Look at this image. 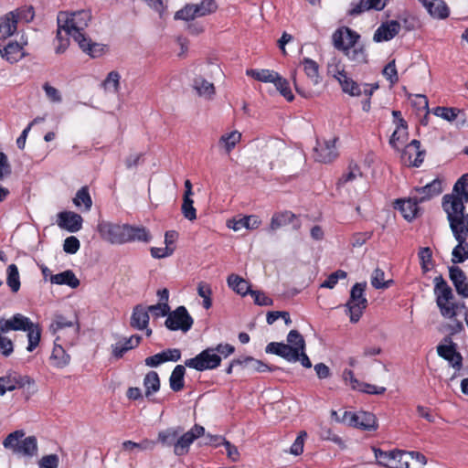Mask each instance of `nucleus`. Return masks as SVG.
<instances>
[{"instance_id":"f257e3e1","label":"nucleus","mask_w":468,"mask_h":468,"mask_svg":"<svg viewBox=\"0 0 468 468\" xmlns=\"http://www.w3.org/2000/svg\"><path fill=\"white\" fill-rule=\"evenodd\" d=\"M434 288L433 292L436 296V304L440 310L441 314L445 318H454L457 315L458 309H464L465 312L468 308L464 303H454V294L451 286L447 283L441 274L435 277L433 280ZM466 313H464L465 314Z\"/></svg>"},{"instance_id":"f03ea898","label":"nucleus","mask_w":468,"mask_h":468,"mask_svg":"<svg viewBox=\"0 0 468 468\" xmlns=\"http://www.w3.org/2000/svg\"><path fill=\"white\" fill-rule=\"evenodd\" d=\"M90 19V12L84 9L71 14L59 12L58 15V26L62 27L67 36H69L76 40L79 38V34L87 35L85 33V28L88 27Z\"/></svg>"},{"instance_id":"7ed1b4c3","label":"nucleus","mask_w":468,"mask_h":468,"mask_svg":"<svg viewBox=\"0 0 468 468\" xmlns=\"http://www.w3.org/2000/svg\"><path fill=\"white\" fill-rule=\"evenodd\" d=\"M367 287V282H356L355 283L350 291V297L346 306L349 312L350 322L353 324L357 323L363 312L367 307V300L364 296V292Z\"/></svg>"},{"instance_id":"20e7f679","label":"nucleus","mask_w":468,"mask_h":468,"mask_svg":"<svg viewBox=\"0 0 468 468\" xmlns=\"http://www.w3.org/2000/svg\"><path fill=\"white\" fill-rule=\"evenodd\" d=\"M220 364L221 356L217 354L213 346L202 350L196 356L185 361L186 367L199 372L216 369Z\"/></svg>"},{"instance_id":"39448f33","label":"nucleus","mask_w":468,"mask_h":468,"mask_svg":"<svg viewBox=\"0 0 468 468\" xmlns=\"http://www.w3.org/2000/svg\"><path fill=\"white\" fill-rule=\"evenodd\" d=\"M343 423L366 431H376L378 429L376 415L369 411L358 412L345 411L342 417Z\"/></svg>"},{"instance_id":"423d86ee","label":"nucleus","mask_w":468,"mask_h":468,"mask_svg":"<svg viewBox=\"0 0 468 468\" xmlns=\"http://www.w3.org/2000/svg\"><path fill=\"white\" fill-rule=\"evenodd\" d=\"M306 346L305 340L303 336L300 334L299 331L293 329L289 332L287 335V344L283 342H271L265 347V352L267 354L276 355L284 358V356H288V353L291 351L288 350L289 347L292 349H301Z\"/></svg>"},{"instance_id":"0eeeda50","label":"nucleus","mask_w":468,"mask_h":468,"mask_svg":"<svg viewBox=\"0 0 468 468\" xmlns=\"http://www.w3.org/2000/svg\"><path fill=\"white\" fill-rule=\"evenodd\" d=\"M436 349L438 356L446 360L456 371L463 367V357L458 351V346L452 341L451 335H445Z\"/></svg>"},{"instance_id":"6e6552de","label":"nucleus","mask_w":468,"mask_h":468,"mask_svg":"<svg viewBox=\"0 0 468 468\" xmlns=\"http://www.w3.org/2000/svg\"><path fill=\"white\" fill-rule=\"evenodd\" d=\"M194 324V319L184 305L176 307L168 314L165 325L170 331L188 332Z\"/></svg>"},{"instance_id":"1a4fd4ad","label":"nucleus","mask_w":468,"mask_h":468,"mask_svg":"<svg viewBox=\"0 0 468 468\" xmlns=\"http://www.w3.org/2000/svg\"><path fill=\"white\" fill-rule=\"evenodd\" d=\"M126 224L119 225L108 221L98 224L97 229L101 238L112 244L126 243Z\"/></svg>"},{"instance_id":"9d476101","label":"nucleus","mask_w":468,"mask_h":468,"mask_svg":"<svg viewBox=\"0 0 468 468\" xmlns=\"http://www.w3.org/2000/svg\"><path fill=\"white\" fill-rule=\"evenodd\" d=\"M205 428L201 425L195 424L191 430L177 437L174 453L176 456H184L188 453L190 445L195 440L203 436Z\"/></svg>"},{"instance_id":"9b49d317","label":"nucleus","mask_w":468,"mask_h":468,"mask_svg":"<svg viewBox=\"0 0 468 468\" xmlns=\"http://www.w3.org/2000/svg\"><path fill=\"white\" fill-rule=\"evenodd\" d=\"M468 203V191L461 194H446L441 199V207L449 217V213L457 215L465 212V204Z\"/></svg>"},{"instance_id":"f8f14e48","label":"nucleus","mask_w":468,"mask_h":468,"mask_svg":"<svg viewBox=\"0 0 468 468\" xmlns=\"http://www.w3.org/2000/svg\"><path fill=\"white\" fill-rule=\"evenodd\" d=\"M360 37V35L356 31L348 27L337 28L332 36L333 43L336 49L354 48Z\"/></svg>"},{"instance_id":"ddd939ff","label":"nucleus","mask_w":468,"mask_h":468,"mask_svg":"<svg viewBox=\"0 0 468 468\" xmlns=\"http://www.w3.org/2000/svg\"><path fill=\"white\" fill-rule=\"evenodd\" d=\"M420 203L421 202L419 201V197H409L407 199L397 198L394 201L393 207L394 209L399 210L406 220L410 222L418 216Z\"/></svg>"},{"instance_id":"4468645a","label":"nucleus","mask_w":468,"mask_h":468,"mask_svg":"<svg viewBox=\"0 0 468 468\" xmlns=\"http://www.w3.org/2000/svg\"><path fill=\"white\" fill-rule=\"evenodd\" d=\"M33 322L22 314H15L11 318L0 319L1 333H8L9 331H23L31 328Z\"/></svg>"},{"instance_id":"2eb2a0df","label":"nucleus","mask_w":468,"mask_h":468,"mask_svg":"<svg viewBox=\"0 0 468 468\" xmlns=\"http://www.w3.org/2000/svg\"><path fill=\"white\" fill-rule=\"evenodd\" d=\"M58 226L69 232L75 233L82 228V217L73 211H61L58 214Z\"/></svg>"},{"instance_id":"dca6fc26","label":"nucleus","mask_w":468,"mask_h":468,"mask_svg":"<svg viewBox=\"0 0 468 468\" xmlns=\"http://www.w3.org/2000/svg\"><path fill=\"white\" fill-rule=\"evenodd\" d=\"M79 48L91 58L101 57L107 50V46L101 43L94 42L88 35L79 34V38L74 40Z\"/></svg>"},{"instance_id":"f3484780","label":"nucleus","mask_w":468,"mask_h":468,"mask_svg":"<svg viewBox=\"0 0 468 468\" xmlns=\"http://www.w3.org/2000/svg\"><path fill=\"white\" fill-rule=\"evenodd\" d=\"M337 138H333L331 140L324 141L323 144L319 142L317 143V146L314 148V159L320 163H331L337 156L338 153L335 148V143Z\"/></svg>"},{"instance_id":"a211bd4d","label":"nucleus","mask_w":468,"mask_h":468,"mask_svg":"<svg viewBox=\"0 0 468 468\" xmlns=\"http://www.w3.org/2000/svg\"><path fill=\"white\" fill-rule=\"evenodd\" d=\"M401 28L398 20H389L381 23L374 33L373 40L377 43L389 41L394 38Z\"/></svg>"},{"instance_id":"6ab92c4d","label":"nucleus","mask_w":468,"mask_h":468,"mask_svg":"<svg viewBox=\"0 0 468 468\" xmlns=\"http://www.w3.org/2000/svg\"><path fill=\"white\" fill-rule=\"evenodd\" d=\"M448 270L449 278L456 292L463 298H468V279L465 272L456 265L450 266Z\"/></svg>"},{"instance_id":"aec40b11","label":"nucleus","mask_w":468,"mask_h":468,"mask_svg":"<svg viewBox=\"0 0 468 468\" xmlns=\"http://www.w3.org/2000/svg\"><path fill=\"white\" fill-rule=\"evenodd\" d=\"M123 342H118L112 346V356L115 359H121L129 350L136 348L142 341L140 335H133L130 337H124Z\"/></svg>"},{"instance_id":"412c9836","label":"nucleus","mask_w":468,"mask_h":468,"mask_svg":"<svg viewBox=\"0 0 468 468\" xmlns=\"http://www.w3.org/2000/svg\"><path fill=\"white\" fill-rule=\"evenodd\" d=\"M430 16L443 20L449 17L450 8L444 0H420Z\"/></svg>"},{"instance_id":"4be33fe9","label":"nucleus","mask_w":468,"mask_h":468,"mask_svg":"<svg viewBox=\"0 0 468 468\" xmlns=\"http://www.w3.org/2000/svg\"><path fill=\"white\" fill-rule=\"evenodd\" d=\"M149 313L148 306H144L141 303L136 304L133 308L130 319L131 327L137 330H144L149 324Z\"/></svg>"},{"instance_id":"5701e85b","label":"nucleus","mask_w":468,"mask_h":468,"mask_svg":"<svg viewBox=\"0 0 468 468\" xmlns=\"http://www.w3.org/2000/svg\"><path fill=\"white\" fill-rule=\"evenodd\" d=\"M452 236L458 242L452 251V262L453 264L463 263L468 260V241L467 235L452 233Z\"/></svg>"},{"instance_id":"b1692460","label":"nucleus","mask_w":468,"mask_h":468,"mask_svg":"<svg viewBox=\"0 0 468 468\" xmlns=\"http://www.w3.org/2000/svg\"><path fill=\"white\" fill-rule=\"evenodd\" d=\"M261 224V220L257 215H249L243 216L239 219L232 218L228 220L227 226L229 229H232L234 231H238L242 228H245L249 230H253L258 229Z\"/></svg>"},{"instance_id":"393cba45","label":"nucleus","mask_w":468,"mask_h":468,"mask_svg":"<svg viewBox=\"0 0 468 468\" xmlns=\"http://www.w3.org/2000/svg\"><path fill=\"white\" fill-rule=\"evenodd\" d=\"M126 243L141 241L148 243L152 239L150 231L144 226H133L126 224Z\"/></svg>"},{"instance_id":"a878e982","label":"nucleus","mask_w":468,"mask_h":468,"mask_svg":"<svg viewBox=\"0 0 468 468\" xmlns=\"http://www.w3.org/2000/svg\"><path fill=\"white\" fill-rule=\"evenodd\" d=\"M415 191L422 194L419 201L426 202L442 192V180L437 177L424 186L415 187Z\"/></svg>"},{"instance_id":"bb28decb","label":"nucleus","mask_w":468,"mask_h":468,"mask_svg":"<svg viewBox=\"0 0 468 468\" xmlns=\"http://www.w3.org/2000/svg\"><path fill=\"white\" fill-rule=\"evenodd\" d=\"M335 78L339 81L343 92L347 93L350 96H360L362 94V90L358 83L353 79L347 77L344 69L337 70V75H335Z\"/></svg>"},{"instance_id":"cd10ccee","label":"nucleus","mask_w":468,"mask_h":468,"mask_svg":"<svg viewBox=\"0 0 468 468\" xmlns=\"http://www.w3.org/2000/svg\"><path fill=\"white\" fill-rule=\"evenodd\" d=\"M452 233H460L468 236V214L464 213L452 215L449 213L447 217Z\"/></svg>"},{"instance_id":"c85d7f7f","label":"nucleus","mask_w":468,"mask_h":468,"mask_svg":"<svg viewBox=\"0 0 468 468\" xmlns=\"http://www.w3.org/2000/svg\"><path fill=\"white\" fill-rule=\"evenodd\" d=\"M4 377H5L6 386L11 387L8 389L9 391H14L16 389L23 388L27 385L28 386L27 388L29 389L30 385H33V386L35 385V380L27 375L23 376V375L15 373L14 376H12L11 374H8Z\"/></svg>"},{"instance_id":"c756f323","label":"nucleus","mask_w":468,"mask_h":468,"mask_svg":"<svg viewBox=\"0 0 468 468\" xmlns=\"http://www.w3.org/2000/svg\"><path fill=\"white\" fill-rule=\"evenodd\" d=\"M51 283L58 285H68L72 289L80 286V280L71 270H67L58 274L50 275Z\"/></svg>"},{"instance_id":"7c9ffc66","label":"nucleus","mask_w":468,"mask_h":468,"mask_svg":"<svg viewBox=\"0 0 468 468\" xmlns=\"http://www.w3.org/2000/svg\"><path fill=\"white\" fill-rule=\"evenodd\" d=\"M372 451L375 454L377 464L385 468H392L388 464V463L391 460H396L398 455L404 452L403 450L399 449H394L387 452L376 446H372Z\"/></svg>"},{"instance_id":"2f4dec72","label":"nucleus","mask_w":468,"mask_h":468,"mask_svg":"<svg viewBox=\"0 0 468 468\" xmlns=\"http://www.w3.org/2000/svg\"><path fill=\"white\" fill-rule=\"evenodd\" d=\"M144 387L145 389V397L150 401H154L153 399H151V396L158 392L161 387L160 378L156 371L152 370L145 374L144 378Z\"/></svg>"},{"instance_id":"473e14b6","label":"nucleus","mask_w":468,"mask_h":468,"mask_svg":"<svg viewBox=\"0 0 468 468\" xmlns=\"http://www.w3.org/2000/svg\"><path fill=\"white\" fill-rule=\"evenodd\" d=\"M22 46L16 41H10L7 45H5L2 49L0 48L1 56L5 58L10 63L17 62L22 57L24 53L22 52Z\"/></svg>"},{"instance_id":"72a5a7b5","label":"nucleus","mask_w":468,"mask_h":468,"mask_svg":"<svg viewBox=\"0 0 468 468\" xmlns=\"http://www.w3.org/2000/svg\"><path fill=\"white\" fill-rule=\"evenodd\" d=\"M186 366L177 365L169 378V386L174 392L181 391L185 387Z\"/></svg>"},{"instance_id":"f704fd0d","label":"nucleus","mask_w":468,"mask_h":468,"mask_svg":"<svg viewBox=\"0 0 468 468\" xmlns=\"http://www.w3.org/2000/svg\"><path fill=\"white\" fill-rule=\"evenodd\" d=\"M229 288L241 296H246L251 290L250 284L242 277L237 274H230L227 279Z\"/></svg>"},{"instance_id":"c9c22d12","label":"nucleus","mask_w":468,"mask_h":468,"mask_svg":"<svg viewBox=\"0 0 468 468\" xmlns=\"http://www.w3.org/2000/svg\"><path fill=\"white\" fill-rule=\"evenodd\" d=\"M16 20L14 12H9L0 17V39H5L12 36L16 30Z\"/></svg>"},{"instance_id":"e433bc0d","label":"nucleus","mask_w":468,"mask_h":468,"mask_svg":"<svg viewBox=\"0 0 468 468\" xmlns=\"http://www.w3.org/2000/svg\"><path fill=\"white\" fill-rule=\"evenodd\" d=\"M73 326H75V335H78L80 331V323L77 315H75V320L71 321L68 320L62 314H55L54 320L50 324V330L53 332V334H55L58 331L62 330L66 327Z\"/></svg>"},{"instance_id":"4c0bfd02","label":"nucleus","mask_w":468,"mask_h":468,"mask_svg":"<svg viewBox=\"0 0 468 468\" xmlns=\"http://www.w3.org/2000/svg\"><path fill=\"white\" fill-rule=\"evenodd\" d=\"M420 142L417 139H413L409 144L405 146L402 151L401 158L403 160L406 159L408 153L410 150H414L416 152V157L413 162H410V166L420 167L424 160L425 150H420Z\"/></svg>"},{"instance_id":"58836bf2","label":"nucleus","mask_w":468,"mask_h":468,"mask_svg":"<svg viewBox=\"0 0 468 468\" xmlns=\"http://www.w3.org/2000/svg\"><path fill=\"white\" fill-rule=\"evenodd\" d=\"M296 218L295 214L291 211L274 213L271 217L270 229L276 230L282 226L290 224Z\"/></svg>"},{"instance_id":"ea45409f","label":"nucleus","mask_w":468,"mask_h":468,"mask_svg":"<svg viewBox=\"0 0 468 468\" xmlns=\"http://www.w3.org/2000/svg\"><path fill=\"white\" fill-rule=\"evenodd\" d=\"M37 452V441L35 436H28L20 441L18 447H16V453H21L25 456H34Z\"/></svg>"},{"instance_id":"a19ab883","label":"nucleus","mask_w":468,"mask_h":468,"mask_svg":"<svg viewBox=\"0 0 468 468\" xmlns=\"http://www.w3.org/2000/svg\"><path fill=\"white\" fill-rule=\"evenodd\" d=\"M306 346L303 347L301 349H292L289 347L288 350L292 351L288 353V356H284L283 359H285L288 362H297L299 361L301 365L305 368L312 367V362L307 356L305 352Z\"/></svg>"},{"instance_id":"79ce46f5","label":"nucleus","mask_w":468,"mask_h":468,"mask_svg":"<svg viewBox=\"0 0 468 468\" xmlns=\"http://www.w3.org/2000/svg\"><path fill=\"white\" fill-rule=\"evenodd\" d=\"M6 284L11 292L16 293L21 286L18 268L16 264H10L6 269Z\"/></svg>"},{"instance_id":"37998d69","label":"nucleus","mask_w":468,"mask_h":468,"mask_svg":"<svg viewBox=\"0 0 468 468\" xmlns=\"http://www.w3.org/2000/svg\"><path fill=\"white\" fill-rule=\"evenodd\" d=\"M183 431V428L177 427L176 429H166L158 433V441L163 445L176 447V440L179 434Z\"/></svg>"},{"instance_id":"c03bdc74","label":"nucleus","mask_w":468,"mask_h":468,"mask_svg":"<svg viewBox=\"0 0 468 468\" xmlns=\"http://www.w3.org/2000/svg\"><path fill=\"white\" fill-rule=\"evenodd\" d=\"M347 58L357 64L367 62V54L363 45L359 47L348 48V49H340Z\"/></svg>"},{"instance_id":"a18cd8bd","label":"nucleus","mask_w":468,"mask_h":468,"mask_svg":"<svg viewBox=\"0 0 468 468\" xmlns=\"http://www.w3.org/2000/svg\"><path fill=\"white\" fill-rule=\"evenodd\" d=\"M25 332L27 333L28 340L27 350L28 352H33L40 343L42 333L41 327L38 324L33 323L31 328L26 330Z\"/></svg>"},{"instance_id":"49530a36","label":"nucleus","mask_w":468,"mask_h":468,"mask_svg":"<svg viewBox=\"0 0 468 468\" xmlns=\"http://www.w3.org/2000/svg\"><path fill=\"white\" fill-rule=\"evenodd\" d=\"M275 85V88L282 96H283L288 101H292L294 100V95L292 92V90L289 85V81L282 77L279 73L274 77V80L271 82Z\"/></svg>"},{"instance_id":"de8ad7c7","label":"nucleus","mask_w":468,"mask_h":468,"mask_svg":"<svg viewBox=\"0 0 468 468\" xmlns=\"http://www.w3.org/2000/svg\"><path fill=\"white\" fill-rule=\"evenodd\" d=\"M50 359L54 361V366L61 368L69 363L70 356L66 353L61 346L55 343Z\"/></svg>"},{"instance_id":"09e8293b","label":"nucleus","mask_w":468,"mask_h":468,"mask_svg":"<svg viewBox=\"0 0 468 468\" xmlns=\"http://www.w3.org/2000/svg\"><path fill=\"white\" fill-rule=\"evenodd\" d=\"M302 64L303 65V70L306 76L314 83L318 84L320 82L319 78V65L317 62L309 58H303L302 60Z\"/></svg>"},{"instance_id":"8fccbe9b","label":"nucleus","mask_w":468,"mask_h":468,"mask_svg":"<svg viewBox=\"0 0 468 468\" xmlns=\"http://www.w3.org/2000/svg\"><path fill=\"white\" fill-rule=\"evenodd\" d=\"M193 11L196 12L197 17L213 14L218 9V5L215 0H201L200 3L193 4Z\"/></svg>"},{"instance_id":"3c124183","label":"nucleus","mask_w":468,"mask_h":468,"mask_svg":"<svg viewBox=\"0 0 468 468\" xmlns=\"http://www.w3.org/2000/svg\"><path fill=\"white\" fill-rule=\"evenodd\" d=\"M73 204L76 207H80L82 204L86 211H89L92 206V199L89 192V186H84L79 189L73 198Z\"/></svg>"},{"instance_id":"603ef678","label":"nucleus","mask_w":468,"mask_h":468,"mask_svg":"<svg viewBox=\"0 0 468 468\" xmlns=\"http://www.w3.org/2000/svg\"><path fill=\"white\" fill-rule=\"evenodd\" d=\"M420 268L423 273L430 271L433 266L432 250L430 247H421L418 252Z\"/></svg>"},{"instance_id":"864d4df0","label":"nucleus","mask_w":468,"mask_h":468,"mask_svg":"<svg viewBox=\"0 0 468 468\" xmlns=\"http://www.w3.org/2000/svg\"><path fill=\"white\" fill-rule=\"evenodd\" d=\"M278 72H275L271 69H247L246 74L249 77L253 78L254 80L261 82H272L274 80V77L276 76Z\"/></svg>"},{"instance_id":"5fc2aeb1","label":"nucleus","mask_w":468,"mask_h":468,"mask_svg":"<svg viewBox=\"0 0 468 468\" xmlns=\"http://www.w3.org/2000/svg\"><path fill=\"white\" fill-rule=\"evenodd\" d=\"M193 88L197 91V93L202 95H212L215 93V87L213 83L208 82L202 76H197L193 80Z\"/></svg>"},{"instance_id":"6e6d98bb","label":"nucleus","mask_w":468,"mask_h":468,"mask_svg":"<svg viewBox=\"0 0 468 468\" xmlns=\"http://www.w3.org/2000/svg\"><path fill=\"white\" fill-rule=\"evenodd\" d=\"M249 367H250V369L253 372H259V373H263V372H266V371L273 372V371H276V370H281V371L289 373L288 370H286V369H284V368H282L281 367L273 366V365H268L265 362H263L262 360L254 358L253 356H251L250 365H249Z\"/></svg>"},{"instance_id":"4d7b16f0","label":"nucleus","mask_w":468,"mask_h":468,"mask_svg":"<svg viewBox=\"0 0 468 468\" xmlns=\"http://www.w3.org/2000/svg\"><path fill=\"white\" fill-rule=\"evenodd\" d=\"M385 272L377 268L374 270L371 277V284L375 289H388L393 282V280L384 281Z\"/></svg>"},{"instance_id":"13d9d810","label":"nucleus","mask_w":468,"mask_h":468,"mask_svg":"<svg viewBox=\"0 0 468 468\" xmlns=\"http://www.w3.org/2000/svg\"><path fill=\"white\" fill-rule=\"evenodd\" d=\"M24 436L25 431L23 430H16L7 435L3 441V445L5 449H11L13 452L16 453V447H18V444Z\"/></svg>"},{"instance_id":"bf43d9fd","label":"nucleus","mask_w":468,"mask_h":468,"mask_svg":"<svg viewBox=\"0 0 468 468\" xmlns=\"http://www.w3.org/2000/svg\"><path fill=\"white\" fill-rule=\"evenodd\" d=\"M193 4H186L181 9L175 13L174 19L182 20L187 23L194 21L197 16L196 12L193 11Z\"/></svg>"},{"instance_id":"052dcab7","label":"nucleus","mask_w":468,"mask_h":468,"mask_svg":"<svg viewBox=\"0 0 468 468\" xmlns=\"http://www.w3.org/2000/svg\"><path fill=\"white\" fill-rule=\"evenodd\" d=\"M432 112L436 116L441 117L446 121L452 122L457 118L460 110L452 107L437 106L433 108Z\"/></svg>"},{"instance_id":"680f3d73","label":"nucleus","mask_w":468,"mask_h":468,"mask_svg":"<svg viewBox=\"0 0 468 468\" xmlns=\"http://www.w3.org/2000/svg\"><path fill=\"white\" fill-rule=\"evenodd\" d=\"M197 293L203 298V307L207 310L212 306V290L209 284L205 282H199L197 286Z\"/></svg>"},{"instance_id":"e2e57ef3","label":"nucleus","mask_w":468,"mask_h":468,"mask_svg":"<svg viewBox=\"0 0 468 468\" xmlns=\"http://www.w3.org/2000/svg\"><path fill=\"white\" fill-rule=\"evenodd\" d=\"M241 133L237 131L225 133L220 137L219 142L224 143V147L228 153H229L240 140Z\"/></svg>"},{"instance_id":"0e129e2a","label":"nucleus","mask_w":468,"mask_h":468,"mask_svg":"<svg viewBox=\"0 0 468 468\" xmlns=\"http://www.w3.org/2000/svg\"><path fill=\"white\" fill-rule=\"evenodd\" d=\"M350 6V9L347 11V16H356L370 10L367 0H353Z\"/></svg>"},{"instance_id":"69168bd1","label":"nucleus","mask_w":468,"mask_h":468,"mask_svg":"<svg viewBox=\"0 0 468 468\" xmlns=\"http://www.w3.org/2000/svg\"><path fill=\"white\" fill-rule=\"evenodd\" d=\"M120 79L121 76L119 72L112 70L110 73H108L102 84L106 90L112 89L113 92H117L120 88Z\"/></svg>"},{"instance_id":"338daca9","label":"nucleus","mask_w":468,"mask_h":468,"mask_svg":"<svg viewBox=\"0 0 468 468\" xmlns=\"http://www.w3.org/2000/svg\"><path fill=\"white\" fill-rule=\"evenodd\" d=\"M249 294L253 298V302L259 306H271L273 300L267 296L263 292L258 290H250Z\"/></svg>"},{"instance_id":"774afa93","label":"nucleus","mask_w":468,"mask_h":468,"mask_svg":"<svg viewBox=\"0 0 468 468\" xmlns=\"http://www.w3.org/2000/svg\"><path fill=\"white\" fill-rule=\"evenodd\" d=\"M401 27H403L407 32L413 31L418 27V19L407 13H404L399 16V20Z\"/></svg>"}]
</instances>
